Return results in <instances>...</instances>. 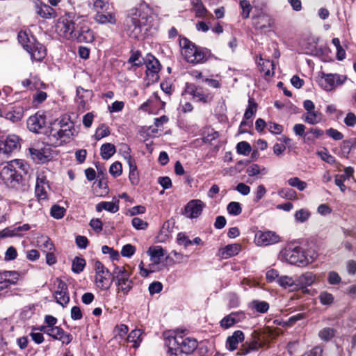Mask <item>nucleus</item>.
Here are the masks:
<instances>
[{
  "mask_svg": "<svg viewBox=\"0 0 356 356\" xmlns=\"http://www.w3.org/2000/svg\"><path fill=\"white\" fill-rule=\"evenodd\" d=\"M326 134L334 140H341L343 138V135L340 131L333 128L328 129L326 131Z\"/></svg>",
  "mask_w": 356,
  "mask_h": 356,
  "instance_id": "338daca9",
  "label": "nucleus"
},
{
  "mask_svg": "<svg viewBox=\"0 0 356 356\" xmlns=\"http://www.w3.org/2000/svg\"><path fill=\"white\" fill-rule=\"evenodd\" d=\"M148 252H149L151 260L156 264H159L164 256V250L161 246H156L154 248H150Z\"/></svg>",
  "mask_w": 356,
  "mask_h": 356,
  "instance_id": "7c9ffc66",
  "label": "nucleus"
},
{
  "mask_svg": "<svg viewBox=\"0 0 356 356\" xmlns=\"http://www.w3.org/2000/svg\"><path fill=\"white\" fill-rule=\"evenodd\" d=\"M341 279L339 275L335 271H330L327 275V282L331 285L338 284Z\"/></svg>",
  "mask_w": 356,
  "mask_h": 356,
  "instance_id": "0e129e2a",
  "label": "nucleus"
},
{
  "mask_svg": "<svg viewBox=\"0 0 356 356\" xmlns=\"http://www.w3.org/2000/svg\"><path fill=\"white\" fill-rule=\"evenodd\" d=\"M140 56V51H136L132 53V54L131 55L130 58L128 60V62L132 63L136 67H140L143 65V62L139 60Z\"/></svg>",
  "mask_w": 356,
  "mask_h": 356,
  "instance_id": "052dcab7",
  "label": "nucleus"
},
{
  "mask_svg": "<svg viewBox=\"0 0 356 356\" xmlns=\"http://www.w3.org/2000/svg\"><path fill=\"white\" fill-rule=\"evenodd\" d=\"M115 152L116 149L115 145L109 143L103 144L100 148L101 156L104 160L110 159Z\"/></svg>",
  "mask_w": 356,
  "mask_h": 356,
  "instance_id": "cd10ccee",
  "label": "nucleus"
},
{
  "mask_svg": "<svg viewBox=\"0 0 356 356\" xmlns=\"http://www.w3.org/2000/svg\"><path fill=\"white\" fill-rule=\"evenodd\" d=\"M335 83H341V82H339V76L337 74H326L320 80L321 86L326 91L332 90L334 88Z\"/></svg>",
  "mask_w": 356,
  "mask_h": 356,
  "instance_id": "412c9836",
  "label": "nucleus"
},
{
  "mask_svg": "<svg viewBox=\"0 0 356 356\" xmlns=\"http://www.w3.org/2000/svg\"><path fill=\"white\" fill-rule=\"evenodd\" d=\"M136 251V248L131 244L124 245L121 250V254L125 257H131Z\"/></svg>",
  "mask_w": 356,
  "mask_h": 356,
  "instance_id": "69168bd1",
  "label": "nucleus"
},
{
  "mask_svg": "<svg viewBox=\"0 0 356 356\" xmlns=\"http://www.w3.org/2000/svg\"><path fill=\"white\" fill-rule=\"evenodd\" d=\"M111 276H108V275L106 274H97L95 275V282L97 284V286L103 290H108L111 284L112 281Z\"/></svg>",
  "mask_w": 356,
  "mask_h": 356,
  "instance_id": "a878e982",
  "label": "nucleus"
},
{
  "mask_svg": "<svg viewBox=\"0 0 356 356\" xmlns=\"http://www.w3.org/2000/svg\"><path fill=\"white\" fill-rule=\"evenodd\" d=\"M179 45L186 60L194 65L205 63L211 56L210 50L195 45L185 37L180 39Z\"/></svg>",
  "mask_w": 356,
  "mask_h": 356,
  "instance_id": "20e7f679",
  "label": "nucleus"
},
{
  "mask_svg": "<svg viewBox=\"0 0 356 356\" xmlns=\"http://www.w3.org/2000/svg\"><path fill=\"white\" fill-rule=\"evenodd\" d=\"M54 296L56 300V302L63 307H65L70 301V296L68 293H66L65 295L63 293H60V295H57L56 291H55Z\"/></svg>",
  "mask_w": 356,
  "mask_h": 356,
  "instance_id": "bf43d9fd",
  "label": "nucleus"
},
{
  "mask_svg": "<svg viewBox=\"0 0 356 356\" xmlns=\"http://www.w3.org/2000/svg\"><path fill=\"white\" fill-rule=\"evenodd\" d=\"M44 180L42 178H37L35 193V195L40 200L47 199V192L44 189L43 184Z\"/></svg>",
  "mask_w": 356,
  "mask_h": 356,
  "instance_id": "2f4dec72",
  "label": "nucleus"
},
{
  "mask_svg": "<svg viewBox=\"0 0 356 356\" xmlns=\"http://www.w3.org/2000/svg\"><path fill=\"white\" fill-rule=\"evenodd\" d=\"M245 339L244 334L241 330L234 332L232 336H229L226 341V347L229 351H234L238 348L239 343Z\"/></svg>",
  "mask_w": 356,
  "mask_h": 356,
  "instance_id": "aec40b11",
  "label": "nucleus"
},
{
  "mask_svg": "<svg viewBox=\"0 0 356 356\" xmlns=\"http://www.w3.org/2000/svg\"><path fill=\"white\" fill-rule=\"evenodd\" d=\"M110 134V131L108 127L104 124H102L96 130L95 138L96 140H99L102 138L108 136Z\"/></svg>",
  "mask_w": 356,
  "mask_h": 356,
  "instance_id": "8fccbe9b",
  "label": "nucleus"
},
{
  "mask_svg": "<svg viewBox=\"0 0 356 356\" xmlns=\"http://www.w3.org/2000/svg\"><path fill=\"white\" fill-rule=\"evenodd\" d=\"M94 20L101 24H115L117 22V19L115 15L113 13L108 12L106 13H104L101 11H97L95 15L94 16Z\"/></svg>",
  "mask_w": 356,
  "mask_h": 356,
  "instance_id": "4be33fe9",
  "label": "nucleus"
},
{
  "mask_svg": "<svg viewBox=\"0 0 356 356\" xmlns=\"http://www.w3.org/2000/svg\"><path fill=\"white\" fill-rule=\"evenodd\" d=\"M109 172L114 177H119L122 172V164L118 161L114 162L110 166Z\"/></svg>",
  "mask_w": 356,
  "mask_h": 356,
  "instance_id": "5fc2aeb1",
  "label": "nucleus"
},
{
  "mask_svg": "<svg viewBox=\"0 0 356 356\" xmlns=\"http://www.w3.org/2000/svg\"><path fill=\"white\" fill-rule=\"evenodd\" d=\"M336 330L332 327H325L319 331L318 337L324 341H330L335 335Z\"/></svg>",
  "mask_w": 356,
  "mask_h": 356,
  "instance_id": "e433bc0d",
  "label": "nucleus"
},
{
  "mask_svg": "<svg viewBox=\"0 0 356 356\" xmlns=\"http://www.w3.org/2000/svg\"><path fill=\"white\" fill-rule=\"evenodd\" d=\"M21 235V233H16L15 227H9L0 231V238L19 236Z\"/></svg>",
  "mask_w": 356,
  "mask_h": 356,
  "instance_id": "13d9d810",
  "label": "nucleus"
},
{
  "mask_svg": "<svg viewBox=\"0 0 356 356\" xmlns=\"http://www.w3.org/2000/svg\"><path fill=\"white\" fill-rule=\"evenodd\" d=\"M278 195L282 197L287 200H293L296 197V193L295 191L286 188V189H281L278 191Z\"/></svg>",
  "mask_w": 356,
  "mask_h": 356,
  "instance_id": "4d7b16f0",
  "label": "nucleus"
},
{
  "mask_svg": "<svg viewBox=\"0 0 356 356\" xmlns=\"http://www.w3.org/2000/svg\"><path fill=\"white\" fill-rule=\"evenodd\" d=\"M19 147V138L15 135L8 136L5 140L0 141V153L4 154H9Z\"/></svg>",
  "mask_w": 356,
  "mask_h": 356,
  "instance_id": "ddd939ff",
  "label": "nucleus"
},
{
  "mask_svg": "<svg viewBox=\"0 0 356 356\" xmlns=\"http://www.w3.org/2000/svg\"><path fill=\"white\" fill-rule=\"evenodd\" d=\"M245 316L242 312H232L225 316L220 322V326L223 329H228L234 324L242 321Z\"/></svg>",
  "mask_w": 356,
  "mask_h": 356,
  "instance_id": "dca6fc26",
  "label": "nucleus"
},
{
  "mask_svg": "<svg viewBox=\"0 0 356 356\" xmlns=\"http://www.w3.org/2000/svg\"><path fill=\"white\" fill-rule=\"evenodd\" d=\"M240 7L242 9V17L244 19L248 18L252 10V6L250 2L247 0H241L240 1Z\"/></svg>",
  "mask_w": 356,
  "mask_h": 356,
  "instance_id": "603ef678",
  "label": "nucleus"
},
{
  "mask_svg": "<svg viewBox=\"0 0 356 356\" xmlns=\"http://www.w3.org/2000/svg\"><path fill=\"white\" fill-rule=\"evenodd\" d=\"M304 120L309 124H316L321 121V113L318 111H311L307 112Z\"/></svg>",
  "mask_w": 356,
  "mask_h": 356,
  "instance_id": "c9c22d12",
  "label": "nucleus"
},
{
  "mask_svg": "<svg viewBox=\"0 0 356 356\" xmlns=\"http://www.w3.org/2000/svg\"><path fill=\"white\" fill-rule=\"evenodd\" d=\"M66 212V209L58 204H54L51 207L50 210L51 216L56 219L62 218Z\"/></svg>",
  "mask_w": 356,
  "mask_h": 356,
  "instance_id": "79ce46f5",
  "label": "nucleus"
},
{
  "mask_svg": "<svg viewBox=\"0 0 356 356\" xmlns=\"http://www.w3.org/2000/svg\"><path fill=\"white\" fill-rule=\"evenodd\" d=\"M318 298L320 302L323 305H330L334 302V296L327 291L321 292L318 296Z\"/></svg>",
  "mask_w": 356,
  "mask_h": 356,
  "instance_id": "3c124183",
  "label": "nucleus"
},
{
  "mask_svg": "<svg viewBox=\"0 0 356 356\" xmlns=\"http://www.w3.org/2000/svg\"><path fill=\"white\" fill-rule=\"evenodd\" d=\"M310 212L305 209H301L295 213L294 218L296 221L300 222H306L310 217Z\"/></svg>",
  "mask_w": 356,
  "mask_h": 356,
  "instance_id": "a18cd8bd",
  "label": "nucleus"
},
{
  "mask_svg": "<svg viewBox=\"0 0 356 356\" xmlns=\"http://www.w3.org/2000/svg\"><path fill=\"white\" fill-rule=\"evenodd\" d=\"M184 92L193 97L194 100L201 102L204 104L211 102L213 100V96L209 93H205L202 88L196 86L194 83H186Z\"/></svg>",
  "mask_w": 356,
  "mask_h": 356,
  "instance_id": "6e6552de",
  "label": "nucleus"
},
{
  "mask_svg": "<svg viewBox=\"0 0 356 356\" xmlns=\"http://www.w3.org/2000/svg\"><path fill=\"white\" fill-rule=\"evenodd\" d=\"M131 223L133 227L138 230H144L148 227V223L146 221H144L138 217L134 218Z\"/></svg>",
  "mask_w": 356,
  "mask_h": 356,
  "instance_id": "6e6d98bb",
  "label": "nucleus"
},
{
  "mask_svg": "<svg viewBox=\"0 0 356 356\" xmlns=\"http://www.w3.org/2000/svg\"><path fill=\"white\" fill-rule=\"evenodd\" d=\"M70 122V117H63L60 120H56L53 123L51 124V126L55 127L57 126L58 128H65L69 127Z\"/></svg>",
  "mask_w": 356,
  "mask_h": 356,
  "instance_id": "e2e57ef3",
  "label": "nucleus"
},
{
  "mask_svg": "<svg viewBox=\"0 0 356 356\" xmlns=\"http://www.w3.org/2000/svg\"><path fill=\"white\" fill-rule=\"evenodd\" d=\"M45 115L36 113L30 116L27 120V127L33 133H39V131L45 125Z\"/></svg>",
  "mask_w": 356,
  "mask_h": 356,
  "instance_id": "4468645a",
  "label": "nucleus"
},
{
  "mask_svg": "<svg viewBox=\"0 0 356 356\" xmlns=\"http://www.w3.org/2000/svg\"><path fill=\"white\" fill-rule=\"evenodd\" d=\"M332 42L337 49V58L339 60H343L346 57V52L340 44L339 39L337 38H334L332 39Z\"/></svg>",
  "mask_w": 356,
  "mask_h": 356,
  "instance_id": "de8ad7c7",
  "label": "nucleus"
},
{
  "mask_svg": "<svg viewBox=\"0 0 356 356\" xmlns=\"http://www.w3.org/2000/svg\"><path fill=\"white\" fill-rule=\"evenodd\" d=\"M251 150V146L248 142L241 141L236 145V151L239 154L247 156L250 153Z\"/></svg>",
  "mask_w": 356,
  "mask_h": 356,
  "instance_id": "09e8293b",
  "label": "nucleus"
},
{
  "mask_svg": "<svg viewBox=\"0 0 356 356\" xmlns=\"http://www.w3.org/2000/svg\"><path fill=\"white\" fill-rule=\"evenodd\" d=\"M122 147L124 148V153L127 154V156H124V157L125 159H127V163L129 167V172L137 171V166L136 165V163L134 160L131 158V155L129 154L131 152L129 147L126 144H123Z\"/></svg>",
  "mask_w": 356,
  "mask_h": 356,
  "instance_id": "a19ab883",
  "label": "nucleus"
},
{
  "mask_svg": "<svg viewBox=\"0 0 356 356\" xmlns=\"http://www.w3.org/2000/svg\"><path fill=\"white\" fill-rule=\"evenodd\" d=\"M119 201L113 202H101L96 205V211L100 212L106 210L111 213H116L119 210Z\"/></svg>",
  "mask_w": 356,
  "mask_h": 356,
  "instance_id": "bb28decb",
  "label": "nucleus"
},
{
  "mask_svg": "<svg viewBox=\"0 0 356 356\" xmlns=\"http://www.w3.org/2000/svg\"><path fill=\"white\" fill-rule=\"evenodd\" d=\"M129 277L130 276H127L124 278L122 277V279L115 282L118 289L125 294L128 293L133 287V282Z\"/></svg>",
  "mask_w": 356,
  "mask_h": 356,
  "instance_id": "c85d7f7f",
  "label": "nucleus"
},
{
  "mask_svg": "<svg viewBox=\"0 0 356 356\" xmlns=\"http://www.w3.org/2000/svg\"><path fill=\"white\" fill-rule=\"evenodd\" d=\"M77 134L74 128L73 122H70L69 127L58 128L50 126L49 130L47 131L46 134L47 136L49 142L51 145H57L59 140H63V141L69 140L72 136Z\"/></svg>",
  "mask_w": 356,
  "mask_h": 356,
  "instance_id": "423d86ee",
  "label": "nucleus"
},
{
  "mask_svg": "<svg viewBox=\"0 0 356 356\" xmlns=\"http://www.w3.org/2000/svg\"><path fill=\"white\" fill-rule=\"evenodd\" d=\"M48 335L56 340L62 341L63 343L68 344L72 340V336L70 333H66L61 327L54 326L48 329Z\"/></svg>",
  "mask_w": 356,
  "mask_h": 356,
  "instance_id": "f3484780",
  "label": "nucleus"
},
{
  "mask_svg": "<svg viewBox=\"0 0 356 356\" xmlns=\"http://www.w3.org/2000/svg\"><path fill=\"white\" fill-rule=\"evenodd\" d=\"M111 273V281L112 282L113 281H118L120 279H122V277H126L127 276H130V274L128 271H127L125 270V268L124 267H119V266H115L114 270H113Z\"/></svg>",
  "mask_w": 356,
  "mask_h": 356,
  "instance_id": "72a5a7b5",
  "label": "nucleus"
},
{
  "mask_svg": "<svg viewBox=\"0 0 356 356\" xmlns=\"http://www.w3.org/2000/svg\"><path fill=\"white\" fill-rule=\"evenodd\" d=\"M175 332L165 334V346L168 348V353L177 356L180 354H191L197 348L198 343L195 339L184 338L182 333Z\"/></svg>",
  "mask_w": 356,
  "mask_h": 356,
  "instance_id": "7ed1b4c3",
  "label": "nucleus"
},
{
  "mask_svg": "<svg viewBox=\"0 0 356 356\" xmlns=\"http://www.w3.org/2000/svg\"><path fill=\"white\" fill-rule=\"evenodd\" d=\"M74 22V27L73 28V38L76 37L77 33L82 29V27L86 24V22L80 16H77L74 13V18H73V23Z\"/></svg>",
  "mask_w": 356,
  "mask_h": 356,
  "instance_id": "37998d69",
  "label": "nucleus"
},
{
  "mask_svg": "<svg viewBox=\"0 0 356 356\" xmlns=\"http://www.w3.org/2000/svg\"><path fill=\"white\" fill-rule=\"evenodd\" d=\"M227 212L232 216H238L241 213V204L237 202H231L227 207Z\"/></svg>",
  "mask_w": 356,
  "mask_h": 356,
  "instance_id": "c03bdc74",
  "label": "nucleus"
},
{
  "mask_svg": "<svg viewBox=\"0 0 356 356\" xmlns=\"http://www.w3.org/2000/svg\"><path fill=\"white\" fill-rule=\"evenodd\" d=\"M17 39L19 42L23 46V48L26 51L27 49H31V45L32 42H31L29 35L26 31H19L18 33Z\"/></svg>",
  "mask_w": 356,
  "mask_h": 356,
  "instance_id": "58836bf2",
  "label": "nucleus"
},
{
  "mask_svg": "<svg viewBox=\"0 0 356 356\" xmlns=\"http://www.w3.org/2000/svg\"><path fill=\"white\" fill-rule=\"evenodd\" d=\"M95 39L94 33L92 29L88 26L87 23L79 30L76 35V37L72 40H76L78 42L90 43Z\"/></svg>",
  "mask_w": 356,
  "mask_h": 356,
  "instance_id": "a211bd4d",
  "label": "nucleus"
},
{
  "mask_svg": "<svg viewBox=\"0 0 356 356\" xmlns=\"http://www.w3.org/2000/svg\"><path fill=\"white\" fill-rule=\"evenodd\" d=\"M241 249V246L238 243L229 244L225 248L220 249L219 254L222 259H228L237 255Z\"/></svg>",
  "mask_w": 356,
  "mask_h": 356,
  "instance_id": "5701e85b",
  "label": "nucleus"
},
{
  "mask_svg": "<svg viewBox=\"0 0 356 356\" xmlns=\"http://www.w3.org/2000/svg\"><path fill=\"white\" fill-rule=\"evenodd\" d=\"M95 270L96 275L102 273L108 275V276L111 275V272L104 267L103 264L100 261H96L95 264Z\"/></svg>",
  "mask_w": 356,
  "mask_h": 356,
  "instance_id": "774afa93",
  "label": "nucleus"
},
{
  "mask_svg": "<svg viewBox=\"0 0 356 356\" xmlns=\"http://www.w3.org/2000/svg\"><path fill=\"white\" fill-rule=\"evenodd\" d=\"M245 347H248L251 351L257 350L261 347V339L259 334L257 332H254L252 334V337L250 341H246Z\"/></svg>",
  "mask_w": 356,
  "mask_h": 356,
  "instance_id": "c756f323",
  "label": "nucleus"
},
{
  "mask_svg": "<svg viewBox=\"0 0 356 356\" xmlns=\"http://www.w3.org/2000/svg\"><path fill=\"white\" fill-rule=\"evenodd\" d=\"M251 307L257 312L262 314L266 313L269 309V304L267 302L258 300H253L251 302Z\"/></svg>",
  "mask_w": 356,
  "mask_h": 356,
  "instance_id": "4c0bfd02",
  "label": "nucleus"
},
{
  "mask_svg": "<svg viewBox=\"0 0 356 356\" xmlns=\"http://www.w3.org/2000/svg\"><path fill=\"white\" fill-rule=\"evenodd\" d=\"M34 42L31 43V49H27L26 51L31 54L32 60L36 61H41L47 55V51L45 47L36 42L35 38H33Z\"/></svg>",
  "mask_w": 356,
  "mask_h": 356,
  "instance_id": "2eb2a0df",
  "label": "nucleus"
},
{
  "mask_svg": "<svg viewBox=\"0 0 356 356\" xmlns=\"http://www.w3.org/2000/svg\"><path fill=\"white\" fill-rule=\"evenodd\" d=\"M316 280V275L312 272H307L296 280V286L305 288L311 286Z\"/></svg>",
  "mask_w": 356,
  "mask_h": 356,
  "instance_id": "b1692460",
  "label": "nucleus"
},
{
  "mask_svg": "<svg viewBox=\"0 0 356 356\" xmlns=\"http://www.w3.org/2000/svg\"><path fill=\"white\" fill-rule=\"evenodd\" d=\"M356 147V138L343 140L341 145V154L348 157L352 147Z\"/></svg>",
  "mask_w": 356,
  "mask_h": 356,
  "instance_id": "473e14b6",
  "label": "nucleus"
},
{
  "mask_svg": "<svg viewBox=\"0 0 356 356\" xmlns=\"http://www.w3.org/2000/svg\"><path fill=\"white\" fill-rule=\"evenodd\" d=\"M24 116V108L21 106H15L8 111H4L3 118L13 123L19 122Z\"/></svg>",
  "mask_w": 356,
  "mask_h": 356,
  "instance_id": "6ab92c4d",
  "label": "nucleus"
},
{
  "mask_svg": "<svg viewBox=\"0 0 356 356\" xmlns=\"http://www.w3.org/2000/svg\"><path fill=\"white\" fill-rule=\"evenodd\" d=\"M277 283L284 288L287 286H296V280H293L292 277L288 276H282L277 280Z\"/></svg>",
  "mask_w": 356,
  "mask_h": 356,
  "instance_id": "864d4df0",
  "label": "nucleus"
},
{
  "mask_svg": "<svg viewBox=\"0 0 356 356\" xmlns=\"http://www.w3.org/2000/svg\"><path fill=\"white\" fill-rule=\"evenodd\" d=\"M35 12L42 18H51L56 16V10L46 4L36 5Z\"/></svg>",
  "mask_w": 356,
  "mask_h": 356,
  "instance_id": "393cba45",
  "label": "nucleus"
},
{
  "mask_svg": "<svg viewBox=\"0 0 356 356\" xmlns=\"http://www.w3.org/2000/svg\"><path fill=\"white\" fill-rule=\"evenodd\" d=\"M280 237L275 232L271 231H259L255 234L254 241L257 245L267 246L279 242Z\"/></svg>",
  "mask_w": 356,
  "mask_h": 356,
  "instance_id": "9b49d317",
  "label": "nucleus"
},
{
  "mask_svg": "<svg viewBox=\"0 0 356 356\" xmlns=\"http://www.w3.org/2000/svg\"><path fill=\"white\" fill-rule=\"evenodd\" d=\"M253 26L255 29L261 33L270 31V29L274 26V19L268 15L260 14L252 17Z\"/></svg>",
  "mask_w": 356,
  "mask_h": 356,
  "instance_id": "9d476101",
  "label": "nucleus"
},
{
  "mask_svg": "<svg viewBox=\"0 0 356 356\" xmlns=\"http://www.w3.org/2000/svg\"><path fill=\"white\" fill-rule=\"evenodd\" d=\"M25 175L28 172V165L23 160L15 159L8 162L0 170V177L4 184L15 189H21L25 185Z\"/></svg>",
  "mask_w": 356,
  "mask_h": 356,
  "instance_id": "f257e3e1",
  "label": "nucleus"
},
{
  "mask_svg": "<svg viewBox=\"0 0 356 356\" xmlns=\"http://www.w3.org/2000/svg\"><path fill=\"white\" fill-rule=\"evenodd\" d=\"M288 184L292 187L297 188L300 191H304L307 186L305 181L300 180L297 177L290 178L288 180Z\"/></svg>",
  "mask_w": 356,
  "mask_h": 356,
  "instance_id": "49530a36",
  "label": "nucleus"
},
{
  "mask_svg": "<svg viewBox=\"0 0 356 356\" xmlns=\"http://www.w3.org/2000/svg\"><path fill=\"white\" fill-rule=\"evenodd\" d=\"M204 206L205 204L200 200H191L185 206L184 214L189 218H196L202 214Z\"/></svg>",
  "mask_w": 356,
  "mask_h": 356,
  "instance_id": "f8f14e48",
  "label": "nucleus"
},
{
  "mask_svg": "<svg viewBox=\"0 0 356 356\" xmlns=\"http://www.w3.org/2000/svg\"><path fill=\"white\" fill-rule=\"evenodd\" d=\"M86 264V261L83 258L76 257L72 260V270L74 273L79 274L83 270Z\"/></svg>",
  "mask_w": 356,
  "mask_h": 356,
  "instance_id": "f704fd0d",
  "label": "nucleus"
},
{
  "mask_svg": "<svg viewBox=\"0 0 356 356\" xmlns=\"http://www.w3.org/2000/svg\"><path fill=\"white\" fill-rule=\"evenodd\" d=\"M149 8L143 2L138 8H132L125 21V31L129 37L140 40L142 36V28L145 25Z\"/></svg>",
  "mask_w": 356,
  "mask_h": 356,
  "instance_id": "f03ea898",
  "label": "nucleus"
},
{
  "mask_svg": "<svg viewBox=\"0 0 356 356\" xmlns=\"http://www.w3.org/2000/svg\"><path fill=\"white\" fill-rule=\"evenodd\" d=\"M257 104L254 102L253 98H250L248 100V106L244 113V119H250L257 111Z\"/></svg>",
  "mask_w": 356,
  "mask_h": 356,
  "instance_id": "ea45409f",
  "label": "nucleus"
},
{
  "mask_svg": "<svg viewBox=\"0 0 356 356\" xmlns=\"http://www.w3.org/2000/svg\"><path fill=\"white\" fill-rule=\"evenodd\" d=\"M73 18H74V13H69L58 19L56 24V31L60 37L67 40L73 38L72 33L74 27Z\"/></svg>",
  "mask_w": 356,
  "mask_h": 356,
  "instance_id": "0eeeda50",
  "label": "nucleus"
},
{
  "mask_svg": "<svg viewBox=\"0 0 356 356\" xmlns=\"http://www.w3.org/2000/svg\"><path fill=\"white\" fill-rule=\"evenodd\" d=\"M92 2L93 8L97 11L107 10L108 3L104 0H91Z\"/></svg>",
  "mask_w": 356,
  "mask_h": 356,
  "instance_id": "680f3d73",
  "label": "nucleus"
},
{
  "mask_svg": "<svg viewBox=\"0 0 356 356\" xmlns=\"http://www.w3.org/2000/svg\"><path fill=\"white\" fill-rule=\"evenodd\" d=\"M282 259L286 262L296 266H306L311 262L307 258L304 249L300 246H296L293 243L287 245L280 254Z\"/></svg>",
  "mask_w": 356,
  "mask_h": 356,
  "instance_id": "39448f33",
  "label": "nucleus"
},
{
  "mask_svg": "<svg viewBox=\"0 0 356 356\" xmlns=\"http://www.w3.org/2000/svg\"><path fill=\"white\" fill-rule=\"evenodd\" d=\"M144 63L146 65V74L147 76H152V81H158L159 79L158 73L161 70V65L159 61L152 54H147L144 59Z\"/></svg>",
  "mask_w": 356,
  "mask_h": 356,
  "instance_id": "1a4fd4ad",
  "label": "nucleus"
}]
</instances>
